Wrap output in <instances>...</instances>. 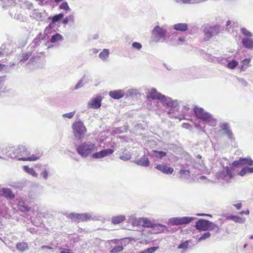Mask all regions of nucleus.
<instances>
[{"label":"nucleus","mask_w":253,"mask_h":253,"mask_svg":"<svg viewBox=\"0 0 253 253\" xmlns=\"http://www.w3.org/2000/svg\"><path fill=\"white\" fill-rule=\"evenodd\" d=\"M147 98H151L153 99L160 100L164 106L169 108L167 113L169 117L179 118L178 102L177 100H173L171 98L162 94L158 92L154 88L151 89L147 95Z\"/></svg>","instance_id":"f257e3e1"},{"label":"nucleus","mask_w":253,"mask_h":253,"mask_svg":"<svg viewBox=\"0 0 253 253\" xmlns=\"http://www.w3.org/2000/svg\"><path fill=\"white\" fill-rule=\"evenodd\" d=\"M6 150L7 151L5 152V154L7 157L12 159H17L19 161H34L39 159L42 156L40 153L30 155L28 149L22 145L18 146L16 149L9 147Z\"/></svg>","instance_id":"f03ea898"},{"label":"nucleus","mask_w":253,"mask_h":253,"mask_svg":"<svg viewBox=\"0 0 253 253\" xmlns=\"http://www.w3.org/2000/svg\"><path fill=\"white\" fill-rule=\"evenodd\" d=\"M194 114L197 118L202 120L211 126H215L217 120L209 113L206 112L202 108L195 107L193 109Z\"/></svg>","instance_id":"7ed1b4c3"},{"label":"nucleus","mask_w":253,"mask_h":253,"mask_svg":"<svg viewBox=\"0 0 253 253\" xmlns=\"http://www.w3.org/2000/svg\"><path fill=\"white\" fill-rule=\"evenodd\" d=\"M97 150L95 144L90 141L81 143L77 148V153L83 158H86Z\"/></svg>","instance_id":"20e7f679"},{"label":"nucleus","mask_w":253,"mask_h":253,"mask_svg":"<svg viewBox=\"0 0 253 253\" xmlns=\"http://www.w3.org/2000/svg\"><path fill=\"white\" fill-rule=\"evenodd\" d=\"M68 217L71 219H74L77 222H84L90 220H100L101 216L93 215L92 213H78L75 212L70 213Z\"/></svg>","instance_id":"39448f33"},{"label":"nucleus","mask_w":253,"mask_h":253,"mask_svg":"<svg viewBox=\"0 0 253 253\" xmlns=\"http://www.w3.org/2000/svg\"><path fill=\"white\" fill-rule=\"evenodd\" d=\"M127 222L133 226H141L144 227L152 228L154 221L145 217L136 218L133 215L130 216Z\"/></svg>","instance_id":"423d86ee"},{"label":"nucleus","mask_w":253,"mask_h":253,"mask_svg":"<svg viewBox=\"0 0 253 253\" xmlns=\"http://www.w3.org/2000/svg\"><path fill=\"white\" fill-rule=\"evenodd\" d=\"M75 137L81 140L84 136L87 129L83 122L81 121L75 122L72 126Z\"/></svg>","instance_id":"0eeeda50"},{"label":"nucleus","mask_w":253,"mask_h":253,"mask_svg":"<svg viewBox=\"0 0 253 253\" xmlns=\"http://www.w3.org/2000/svg\"><path fill=\"white\" fill-rule=\"evenodd\" d=\"M124 240L113 239L108 240L105 242V247L110 249V253H118L122 252L124 249Z\"/></svg>","instance_id":"6e6552de"},{"label":"nucleus","mask_w":253,"mask_h":253,"mask_svg":"<svg viewBox=\"0 0 253 253\" xmlns=\"http://www.w3.org/2000/svg\"><path fill=\"white\" fill-rule=\"evenodd\" d=\"M167 30L163 27L155 26L152 31L153 41L155 42H163L167 37Z\"/></svg>","instance_id":"1a4fd4ad"},{"label":"nucleus","mask_w":253,"mask_h":253,"mask_svg":"<svg viewBox=\"0 0 253 253\" xmlns=\"http://www.w3.org/2000/svg\"><path fill=\"white\" fill-rule=\"evenodd\" d=\"M221 30V26L214 25L209 27H206L204 30V40L209 41L213 37L217 35Z\"/></svg>","instance_id":"9d476101"},{"label":"nucleus","mask_w":253,"mask_h":253,"mask_svg":"<svg viewBox=\"0 0 253 253\" xmlns=\"http://www.w3.org/2000/svg\"><path fill=\"white\" fill-rule=\"evenodd\" d=\"M217 176L218 179H222L229 182L234 176L232 168L228 166L223 167L218 171Z\"/></svg>","instance_id":"9b49d317"},{"label":"nucleus","mask_w":253,"mask_h":253,"mask_svg":"<svg viewBox=\"0 0 253 253\" xmlns=\"http://www.w3.org/2000/svg\"><path fill=\"white\" fill-rule=\"evenodd\" d=\"M195 218L192 217H172L169 219V222L173 225H179L188 224L193 220Z\"/></svg>","instance_id":"f8f14e48"},{"label":"nucleus","mask_w":253,"mask_h":253,"mask_svg":"<svg viewBox=\"0 0 253 253\" xmlns=\"http://www.w3.org/2000/svg\"><path fill=\"white\" fill-rule=\"evenodd\" d=\"M220 130L223 134L226 135L228 138L231 140L234 139L233 133L230 128L229 123L227 122L220 123L219 125Z\"/></svg>","instance_id":"ddd939ff"},{"label":"nucleus","mask_w":253,"mask_h":253,"mask_svg":"<svg viewBox=\"0 0 253 253\" xmlns=\"http://www.w3.org/2000/svg\"><path fill=\"white\" fill-rule=\"evenodd\" d=\"M37 167L39 168L41 171L40 176L42 177L43 180H46L48 176L50 175L51 168L47 165H42L39 164L37 165Z\"/></svg>","instance_id":"4468645a"},{"label":"nucleus","mask_w":253,"mask_h":253,"mask_svg":"<svg viewBox=\"0 0 253 253\" xmlns=\"http://www.w3.org/2000/svg\"><path fill=\"white\" fill-rule=\"evenodd\" d=\"M210 222L207 219H200L196 222L195 227L199 230L207 231Z\"/></svg>","instance_id":"2eb2a0df"},{"label":"nucleus","mask_w":253,"mask_h":253,"mask_svg":"<svg viewBox=\"0 0 253 253\" xmlns=\"http://www.w3.org/2000/svg\"><path fill=\"white\" fill-rule=\"evenodd\" d=\"M253 164V161L250 157L240 158L239 160L234 161L232 163V166L234 167H238L242 165H248L249 166H252Z\"/></svg>","instance_id":"dca6fc26"},{"label":"nucleus","mask_w":253,"mask_h":253,"mask_svg":"<svg viewBox=\"0 0 253 253\" xmlns=\"http://www.w3.org/2000/svg\"><path fill=\"white\" fill-rule=\"evenodd\" d=\"M102 98L100 96L90 99L87 103V107L89 108L98 109L101 105Z\"/></svg>","instance_id":"f3484780"},{"label":"nucleus","mask_w":253,"mask_h":253,"mask_svg":"<svg viewBox=\"0 0 253 253\" xmlns=\"http://www.w3.org/2000/svg\"><path fill=\"white\" fill-rule=\"evenodd\" d=\"M114 150L112 149H103L99 152H95L92 154V157L94 159L103 158L114 153Z\"/></svg>","instance_id":"a211bd4d"},{"label":"nucleus","mask_w":253,"mask_h":253,"mask_svg":"<svg viewBox=\"0 0 253 253\" xmlns=\"http://www.w3.org/2000/svg\"><path fill=\"white\" fill-rule=\"evenodd\" d=\"M148 154L154 161H157L166 156L167 152L163 151L152 150L151 152H149Z\"/></svg>","instance_id":"6ab92c4d"},{"label":"nucleus","mask_w":253,"mask_h":253,"mask_svg":"<svg viewBox=\"0 0 253 253\" xmlns=\"http://www.w3.org/2000/svg\"><path fill=\"white\" fill-rule=\"evenodd\" d=\"M33 50L28 48L26 52H23L18 58L19 63L22 65L33 54Z\"/></svg>","instance_id":"aec40b11"},{"label":"nucleus","mask_w":253,"mask_h":253,"mask_svg":"<svg viewBox=\"0 0 253 253\" xmlns=\"http://www.w3.org/2000/svg\"><path fill=\"white\" fill-rule=\"evenodd\" d=\"M155 168L161 172L167 174H171L173 172V169L172 167H168L164 164L158 165L155 167Z\"/></svg>","instance_id":"412c9836"},{"label":"nucleus","mask_w":253,"mask_h":253,"mask_svg":"<svg viewBox=\"0 0 253 253\" xmlns=\"http://www.w3.org/2000/svg\"><path fill=\"white\" fill-rule=\"evenodd\" d=\"M243 46L249 50L253 49V39L252 37H244L242 39Z\"/></svg>","instance_id":"4be33fe9"},{"label":"nucleus","mask_w":253,"mask_h":253,"mask_svg":"<svg viewBox=\"0 0 253 253\" xmlns=\"http://www.w3.org/2000/svg\"><path fill=\"white\" fill-rule=\"evenodd\" d=\"M46 39L45 36H42L41 33H39L37 37L34 39L30 44V47H29V48L32 50V48H35L36 46L40 45L41 42V40H45Z\"/></svg>","instance_id":"5701e85b"},{"label":"nucleus","mask_w":253,"mask_h":253,"mask_svg":"<svg viewBox=\"0 0 253 253\" xmlns=\"http://www.w3.org/2000/svg\"><path fill=\"white\" fill-rule=\"evenodd\" d=\"M125 92L123 90H116L109 92V95L113 98L119 99L124 96Z\"/></svg>","instance_id":"b1692460"},{"label":"nucleus","mask_w":253,"mask_h":253,"mask_svg":"<svg viewBox=\"0 0 253 253\" xmlns=\"http://www.w3.org/2000/svg\"><path fill=\"white\" fill-rule=\"evenodd\" d=\"M149 160L147 156L143 155L139 159H138L135 163L139 166L143 167H148L149 165Z\"/></svg>","instance_id":"393cba45"},{"label":"nucleus","mask_w":253,"mask_h":253,"mask_svg":"<svg viewBox=\"0 0 253 253\" xmlns=\"http://www.w3.org/2000/svg\"><path fill=\"white\" fill-rule=\"evenodd\" d=\"M226 219L227 220H231L235 222L238 223H244L246 220L245 217H241L240 216L232 214L226 216Z\"/></svg>","instance_id":"a878e982"},{"label":"nucleus","mask_w":253,"mask_h":253,"mask_svg":"<svg viewBox=\"0 0 253 253\" xmlns=\"http://www.w3.org/2000/svg\"><path fill=\"white\" fill-rule=\"evenodd\" d=\"M152 228L156 233L163 232L167 230V227L166 225L162 224H156L154 222Z\"/></svg>","instance_id":"bb28decb"},{"label":"nucleus","mask_w":253,"mask_h":253,"mask_svg":"<svg viewBox=\"0 0 253 253\" xmlns=\"http://www.w3.org/2000/svg\"><path fill=\"white\" fill-rule=\"evenodd\" d=\"M46 14L45 12L42 13L38 10H34L32 13V16L37 21H42L45 19V17L44 15Z\"/></svg>","instance_id":"cd10ccee"},{"label":"nucleus","mask_w":253,"mask_h":253,"mask_svg":"<svg viewBox=\"0 0 253 253\" xmlns=\"http://www.w3.org/2000/svg\"><path fill=\"white\" fill-rule=\"evenodd\" d=\"M126 219V216L124 215L114 216L111 218V222L114 225L118 224L124 222Z\"/></svg>","instance_id":"c85d7f7f"},{"label":"nucleus","mask_w":253,"mask_h":253,"mask_svg":"<svg viewBox=\"0 0 253 253\" xmlns=\"http://www.w3.org/2000/svg\"><path fill=\"white\" fill-rule=\"evenodd\" d=\"M2 195L6 198L12 199L15 195L9 188H3L1 190Z\"/></svg>","instance_id":"c756f323"},{"label":"nucleus","mask_w":253,"mask_h":253,"mask_svg":"<svg viewBox=\"0 0 253 253\" xmlns=\"http://www.w3.org/2000/svg\"><path fill=\"white\" fill-rule=\"evenodd\" d=\"M174 30L181 32H185L188 30V25L186 23H177L174 24L173 26Z\"/></svg>","instance_id":"7c9ffc66"},{"label":"nucleus","mask_w":253,"mask_h":253,"mask_svg":"<svg viewBox=\"0 0 253 253\" xmlns=\"http://www.w3.org/2000/svg\"><path fill=\"white\" fill-rule=\"evenodd\" d=\"M19 210L22 212L26 213L30 211V207L23 201H20L18 203Z\"/></svg>","instance_id":"2f4dec72"},{"label":"nucleus","mask_w":253,"mask_h":253,"mask_svg":"<svg viewBox=\"0 0 253 253\" xmlns=\"http://www.w3.org/2000/svg\"><path fill=\"white\" fill-rule=\"evenodd\" d=\"M139 91L137 89L132 88L128 89L126 92H125V95L126 98L131 97L133 98L136 97L139 94Z\"/></svg>","instance_id":"473e14b6"},{"label":"nucleus","mask_w":253,"mask_h":253,"mask_svg":"<svg viewBox=\"0 0 253 253\" xmlns=\"http://www.w3.org/2000/svg\"><path fill=\"white\" fill-rule=\"evenodd\" d=\"M23 169L24 171L31 175L34 177H38V174L35 171L33 168H30L28 166H23Z\"/></svg>","instance_id":"72a5a7b5"},{"label":"nucleus","mask_w":253,"mask_h":253,"mask_svg":"<svg viewBox=\"0 0 253 253\" xmlns=\"http://www.w3.org/2000/svg\"><path fill=\"white\" fill-rule=\"evenodd\" d=\"M253 173V167H249L246 166L242 169L239 172L238 174L241 176H243L247 173Z\"/></svg>","instance_id":"f704fd0d"},{"label":"nucleus","mask_w":253,"mask_h":253,"mask_svg":"<svg viewBox=\"0 0 253 253\" xmlns=\"http://www.w3.org/2000/svg\"><path fill=\"white\" fill-rule=\"evenodd\" d=\"M64 16V13H60L58 14H56L53 16H51L48 18V19L51 20L53 23H56L59 22L60 20L62 19Z\"/></svg>","instance_id":"c9c22d12"},{"label":"nucleus","mask_w":253,"mask_h":253,"mask_svg":"<svg viewBox=\"0 0 253 253\" xmlns=\"http://www.w3.org/2000/svg\"><path fill=\"white\" fill-rule=\"evenodd\" d=\"M63 39V36L58 33L52 35L50 40V42L55 43L59 41H62Z\"/></svg>","instance_id":"e433bc0d"},{"label":"nucleus","mask_w":253,"mask_h":253,"mask_svg":"<svg viewBox=\"0 0 253 253\" xmlns=\"http://www.w3.org/2000/svg\"><path fill=\"white\" fill-rule=\"evenodd\" d=\"M127 127L123 126L119 127H116L113 130V134H119L126 132Z\"/></svg>","instance_id":"4c0bfd02"},{"label":"nucleus","mask_w":253,"mask_h":253,"mask_svg":"<svg viewBox=\"0 0 253 253\" xmlns=\"http://www.w3.org/2000/svg\"><path fill=\"white\" fill-rule=\"evenodd\" d=\"M239 62L235 59H232L231 61L227 63L226 67L230 69H234L238 65Z\"/></svg>","instance_id":"58836bf2"},{"label":"nucleus","mask_w":253,"mask_h":253,"mask_svg":"<svg viewBox=\"0 0 253 253\" xmlns=\"http://www.w3.org/2000/svg\"><path fill=\"white\" fill-rule=\"evenodd\" d=\"M16 248L21 252L25 251L28 249V244L25 242L19 243L16 245Z\"/></svg>","instance_id":"ea45409f"},{"label":"nucleus","mask_w":253,"mask_h":253,"mask_svg":"<svg viewBox=\"0 0 253 253\" xmlns=\"http://www.w3.org/2000/svg\"><path fill=\"white\" fill-rule=\"evenodd\" d=\"M109 54V50L107 49H104L99 55V57L102 60H105L108 57Z\"/></svg>","instance_id":"a19ab883"},{"label":"nucleus","mask_w":253,"mask_h":253,"mask_svg":"<svg viewBox=\"0 0 253 253\" xmlns=\"http://www.w3.org/2000/svg\"><path fill=\"white\" fill-rule=\"evenodd\" d=\"M208 230L213 231L215 233H217L219 232V227L218 225L214 224L213 222H210V224L209 225Z\"/></svg>","instance_id":"79ce46f5"},{"label":"nucleus","mask_w":253,"mask_h":253,"mask_svg":"<svg viewBox=\"0 0 253 253\" xmlns=\"http://www.w3.org/2000/svg\"><path fill=\"white\" fill-rule=\"evenodd\" d=\"M230 57L228 56L226 54H225L223 57H218L217 59L218 62L226 66L227 59L229 58Z\"/></svg>","instance_id":"37998d69"},{"label":"nucleus","mask_w":253,"mask_h":253,"mask_svg":"<svg viewBox=\"0 0 253 253\" xmlns=\"http://www.w3.org/2000/svg\"><path fill=\"white\" fill-rule=\"evenodd\" d=\"M183 73L185 74H187L188 76H194V73L195 72V69L193 67L187 68L183 69L182 71Z\"/></svg>","instance_id":"c03bdc74"},{"label":"nucleus","mask_w":253,"mask_h":253,"mask_svg":"<svg viewBox=\"0 0 253 253\" xmlns=\"http://www.w3.org/2000/svg\"><path fill=\"white\" fill-rule=\"evenodd\" d=\"M59 8L60 9L65 10L66 11L65 13H67V11L71 10V9L69 6L67 2L66 1L62 2L59 5Z\"/></svg>","instance_id":"a18cd8bd"},{"label":"nucleus","mask_w":253,"mask_h":253,"mask_svg":"<svg viewBox=\"0 0 253 253\" xmlns=\"http://www.w3.org/2000/svg\"><path fill=\"white\" fill-rule=\"evenodd\" d=\"M241 32L245 36V37H253V34L245 28H242Z\"/></svg>","instance_id":"49530a36"},{"label":"nucleus","mask_w":253,"mask_h":253,"mask_svg":"<svg viewBox=\"0 0 253 253\" xmlns=\"http://www.w3.org/2000/svg\"><path fill=\"white\" fill-rule=\"evenodd\" d=\"M211 234L210 232H206L204 233L202 236L198 239V242H201L203 240H205L208 239L211 236Z\"/></svg>","instance_id":"de8ad7c7"},{"label":"nucleus","mask_w":253,"mask_h":253,"mask_svg":"<svg viewBox=\"0 0 253 253\" xmlns=\"http://www.w3.org/2000/svg\"><path fill=\"white\" fill-rule=\"evenodd\" d=\"M85 76H84L81 80H80L77 83L75 86V89H78L82 86H84V83H83L84 81H85Z\"/></svg>","instance_id":"09e8293b"},{"label":"nucleus","mask_w":253,"mask_h":253,"mask_svg":"<svg viewBox=\"0 0 253 253\" xmlns=\"http://www.w3.org/2000/svg\"><path fill=\"white\" fill-rule=\"evenodd\" d=\"M52 31L55 32V30L54 29L47 26L44 30L43 36H45L46 38H48V35L51 34Z\"/></svg>","instance_id":"8fccbe9b"},{"label":"nucleus","mask_w":253,"mask_h":253,"mask_svg":"<svg viewBox=\"0 0 253 253\" xmlns=\"http://www.w3.org/2000/svg\"><path fill=\"white\" fill-rule=\"evenodd\" d=\"M10 71V68L8 66L0 64V72H3L5 73H7Z\"/></svg>","instance_id":"3c124183"},{"label":"nucleus","mask_w":253,"mask_h":253,"mask_svg":"<svg viewBox=\"0 0 253 253\" xmlns=\"http://www.w3.org/2000/svg\"><path fill=\"white\" fill-rule=\"evenodd\" d=\"M158 248H159L158 247H151V248H148L146 250H144L141 253H153L155 251H156Z\"/></svg>","instance_id":"603ef678"},{"label":"nucleus","mask_w":253,"mask_h":253,"mask_svg":"<svg viewBox=\"0 0 253 253\" xmlns=\"http://www.w3.org/2000/svg\"><path fill=\"white\" fill-rule=\"evenodd\" d=\"M177 3L180 4H191L193 3V0H173Z\"/></svg>","instance_id":"864d4df0"},{"label":"nucleus","mask_w":253,"mask_h":253,"mask_svg":"<svg viewBox=\"0 0 253 253\" xmlns=\"http://www.w3.org/2000/svg\"><path fill=\"white\" fill-rule=\"evenodd\" d=\"M188 242L187 241H185L178 245V249H183L185 250L188 248Z\"/></svg>","instance_id":"5fc2aeb1"},{"label":"nucleus","mask_w":253,"mask_h":253,"mask_svg":"<svg viewBox=\"0 0 253 253\" xmlns=\"http://www.w3.org/2000/svg\"><path fill=\"white\" fill-rule=\"evenodd\" d=\"M238 82L243 86H247L248 84L247 82L243 78H236Z\"/></svg>","instance_id":"6e6d98bb"},{"label":"nucleus","mask_w":253,"mask_h":253,"mask_svg":"<svg viewBox=\"0 0 253 253\" xmlns=\"http://www.w3.org/2000/svg\"><path fill=\"white\" fill-rule=\"evenodd\" d=\"M69 22L74 23L75 22V16L74 13H72L66 17Z\"/></svg>","instance_id":"4d7b16f0"},{"label":"nucleus","mask_w":253,"mask_h":253,"mask_svg":"<svg viewBox=\"0 0 253 253\" xmlns=\"http://www.w3.org/2000/svg\"><path fill=\"white\" fill-rule=\"evenodd\" d=\"M75 111H73V112H69V113H65V114H63L62 115V117L63 118H68V119H71L72 118L75 114Z\"/></svg>","instance_id":"13d9d810"},{"label":"nucleus","mask_w":253,"mask_h":253,"mask_svg":"<svg viewBox=\"0 0 253 253\" xmlns=\"http://www.w3.org/2000/svg\"><path fill=\"white\" fill-rule=\"evenodd\" d=\"M132 46L133 48L139 50L142 48V44L138 42H134L132 44Z\"/></svg>","instance_id":"bf43d9fd"},{"label":"nucleus","mask_w":253,"mask_h":253,"mask_svg":"<svg viewBox=\"0 0 253 253\" xmlns=\"http://www.w3.org/2000/svg\"><path fill=\"white\" fill-rule=\"evenodd\" d=\"M34 54H33V56L30 58L28 63V64H33L34 62H36L39 59L38 57L34 56Z\"/></svg>","instance_id":"052dcab7"},{"label":"nucleus","mask_w":253,"mask_h":253,"mask_svg":"<svg viewBox=\"0 0 253 253\" xmlns=\"http://www.w3.org/2000/svg\"><path fill=\"white\" fill-rule=\"evenodd\" d=\"M250 62H251L250 58L244 59L242 62V64H243V65H244L246 67L249 66Z\"/></svg>","instance_id":"680f3d73"},{"label":"nucleus","mask_w":253,"mask_h":253,"mask_svg":"<svg viewBox=\"0 0 253 253\" xmlns=\"http://www.w3.org/2000/svg\"><path fill=\"white\" fill-rule=\"evenodd\" d=\"M189 172L190 171L189 170L181 169L180 171V174L181 176L183 175H185L186 176L189 175Z\"/></svg>","instance_id":"e2e57ef3"},{"label":"nucleus","mask_w":253,"mask_h":253,"mask_svg":"<svg viewBox=\"0 0 253 253\" xmlns=\"http://www.w3.org/2000/svg\"><path fill=\"white\" fill-rule=\"evenodd\" d=\"M5 81L4 77H0V90L2 89Z\"/></svg>","instance_id":"0e129e2a"},{"label":"nucleus","mask_w":253,"mask_h":253,"mask_svg":"<svg viewBox=\"0 0 253 253\" xmlns=\"http://www.w3.org/2000/svg\"><path fill=\"white\" fill-rule=\"evenodd\" d=\"M190 109L187 107L186 106H184L182 108V110L181 111V113L183 114H184L186 113H187Z\"/></svg>","instance_id":"69168bd1"},{"label":"nucleus","mask_w":253,"mask_h":253,"mask_svg":"<svg viewBox=\"0 0 253 253\" xmlns=\"http://www.w3.org/2000/svg\"><path fill=\"white\" fill-rule=\"evenodd\" d=\"M41 249L42 250H43V249H48V250H50L52 251H54V248L53 247H52L48 246H45V245L42 246H41Z\"/></svg>","instance_id":"338daca9"},{"label":"nucleus","mask_w":253,"mask_h":253,"mask_svg":"<svg viewBox=\"0 0 253 253\" xmlns=\"http://www.w3.org/2000/svg\"><path fill=\"white\" fill-rule=\"evenodd\" d=\"M60 253H75L70 252V250L67 249H64L63 251H61Z\"/></svg>","instance_id":"774afa93"}]
</instances>
